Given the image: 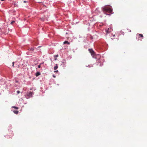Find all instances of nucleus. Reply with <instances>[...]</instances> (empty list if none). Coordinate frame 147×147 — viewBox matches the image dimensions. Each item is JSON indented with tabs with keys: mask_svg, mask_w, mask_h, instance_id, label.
<instances>
[{
	"mask_svg": "<svg viewBox=\"0 0 147 147\" xmlns=\"http://www.w3.org/2000/svg\"><path fill=\"white\" fill-rule=\"evenodd\" d=\"M102 10L104 14L109 15L110 13V6L109 5H106L102 7Z\"/></svg>",
	"mask_w": 147,
	"mask_h": 147,
	"instance_id": "1",
	"label": "nucleus"
},
{
	"mask_svg": "<svg viewBox=\"0 0 147 147\" xmlns=\"http://www.w3.org/2000/svg\"><path fill=\"white\" fill-rule=\"evenodd\" d=\"M33 94V92H28L26 94L25 96L26 97L27 99L29 98L30 97L32 96V95Z\"/></svg>",
	"mask_w": 147,
	"mask_h": 147,
	"instance_id": "2",
	"label": "nucleus"
},
{
	"mask_svg": "<svg viewBox=\"0 0 147 147\" xmlns=\"http://www.w3.org/2000/svg\"><path fill=\"white\" fill-rule=\"evenodd\" d=\"M88 50L89 52L91 53V55L92 56V57H94L95 54L94 51L92 49H89Z\"/></svg>",
	"mask_w": 147,
	"mask_h": 147,
	"instance_id": "3",
	"label": "nucleus"
},
{
	"mask_svg": "<svg viewBox=\"0 0 147 147\" xmlns=\"http://www.w3.org/2000/svg\"><path fill=\"white\" fill-rule=\"evenodd\" d=\"M40 75V73L39 72H37L36 74V77Z\"/></svg>",
	"mask_w": 147,
	"mask_h": 147,
	"instance_id": "4",
	"label": "nucleus"
},
{
	"mask_svg": "<svg viewBox=\"0 0 147 147\" xmlns=\"http://www.w3.org/2000/svg\"><path fill=\"white\" fill-rule=\"evenodd\" d=\"M58 68V65L57 64L55 65V66L54 67V69L55 70H56Z\"/></svg>",
	"mask_w": 147,
	"mask_h": 147,
	"instance_id": "5",
	"label": "nucleus"
},
{
	"mask_svg": "<svg viewBox=\"0 0 147 147\" xmlns=\"http://www.w3.org/2000/svg\"><path fill=\"white\" fill-rule=\"evenodd\" d=\"M62 63L65 65L66 63V61L65 60L63 59L61 61Z\"/></svg>",
	"mask_w": 147,
	"mask_h": 147,
	"instance_id": "6",
	"label": "nucleus"
},
{
	"mask_svg": "<svg viewBox=\"0 0 147 147\" xmlns=\"http://www.w3.org/2000/svg\"><path fill=\"white\" fill-rule=\"evenodd\" d=\"M63 43L64 44H67L68 45H69L70 44V42L67 41H65Z\"/></svg>",
	"mask_w": 147,
	"mask_h": 147,
	"instance_id": "7",
	"label": "nucleus"
},
{
	"mask_svg": "<svg viewBox=\"0 0 147 147\" xmlns=\"http://www.w3.org/2000/svg\"><path fill=\"white\" fill-rule=\"evenodd\" d=\"M109 28H108V29H106V30L105 31L107 34L109 33Z\"/></svg>",
	"mask_w": 147,
	"mask_h": 147,
	"instance_id": "8",
	"label": "nucleus"
},
{
	"mask_svg": "<svg viewBox=\"0 0 147 147\" xmlns=\"http://www.w3.org/2000/svg\"><path fill=\"white\" fill-rule=\"evenodd\" d=\"M15 113L17 114L18 113V111H14Z\"/></svg>",
	"mask_w": 147,
	"mask_h": 147,
	"instance_id": "9",
	"label": "nucleus"
},
{
	"mask_svg": "<svg viewBox=\"0 0 147 147\" xmlns=\"http://www.w3.org/2000/svg\"><path fill=\"white\" fill-rule=\"evenodd\" d=\"M58 57V55H55L54 56V57H55L56 58L57 57Z\"/></svg>",
	"mask_w": 147,
	"mask_h": 147,
	"instance_id": "10",
	"label": "nucleus"
},
{
	"mask_svg": "<svg viewBox=\"0 0 147 147\" xmlns=\"http://www.w3.org/2000/svg\"><path fill=\"white\" fill-rule=\"evenodd\" d=\"M17 93L18 94L20 92L19 90H18L17 91Z\"/></svg>",
	"mask_w": 147,
	"mask_h": 147,
	"instance_id": "11",
	"label": "nucleus"
},
{
	"mask_svg": "<svg viewBox=\"0 0 147 147\" xmlns=\"http://www.w3.org/2000/svg\"><path fill=\"white\" fill-rule=\"evenodd\" d=\"M12 107H13V108H15L16 109H18V108L17 107H16L15 106H13Z\"/></svg>",
	"mask_w": 147,
	"mask_h": 147,
	"instance_id": "12",
	"label": "nucleus"
},
{
	"mask_svg": "<svg viewBox=\"0 0 147 147\" xmlns=\"http://www.w3.org/2000/svg\"><path fill=\"white\" fill-rule=\"evenodd\" d=\"M41 20L42 21H44L45 20L43 18H41Z\"/></svg>",
	"mask_w": 147,
	"mask_h": 147,
	"instance_id": "13",
	"label": "nucleus"
},
{
	"mask_svg": "<svg viewBox=\"0 0 147 147\" xmlns=\"http://www.w3.org/2000/svg\"><path fill=\"white\" fill-rule=\"evenodd\" d=\"M40 67H41V66H40V65H38V68H40Z\"/></svg>",
	"mask_w": 147,
	"mask_h": 147,
	"instance_id": "14",
	"label": "nucleus"
},
{
	"mask_svg": "<svg viewBox=\"0 0 147 147\" xmlns=\"http://www.w3.org/2000/svg\"><path fill=\"white\" fill-rule=\"evenodd\" d=\"M16 83H18V81L16 80L15 81Z\"/></svg>",
	"mask_w": 147,
	"mask_h": 147,
	"instance_id": "15",
	"label": "nucleus"
},
{
	"mask_svg": "<svg viewBox=\"0 0 147 147\" xmlns=\"http://www.w3.org/2000/svg\"><path fill=\"white\" fill-rule=\"evenodd\" d=\"M31 50H32V51H33L34 49H33V48H32Z\"/></svg>",
	"mask_w": 147,
	"mask_h": 147,
	"instance_id": "16",
	"label": "nucleus"
},
{
	"mask_svg": "<svg viewBox=\"0 0 147 147\" xmlns=\"http://www.w3.org/2000/svg\"><path fill=\"white\" fill-rule=\"evenodd\" d=\"M58 71L57 70H56V71H54L55 72H57Z\"/></svg>",
	"mask_w": 147,
	"mask_h": 147,
	"instance_id": "17",
	"label": "nucleus"
},
{
	"mask_svg": "<svg viewBox=\"0 0 147 147\" xmlns=\"http://www.w3.org/2000/svg\"><path fill=\"white\" fill-rule=\"evenodd\" d=\"M43 63H44V62H43V63H40V64L41 65H42V64H43Z\"/></svg>",
	"mask_w": 147,
	"mask_h": 147,
	"instance_id": "18",
	"label": "nucleus"
},
{
	"mask_svg": "<svg viewBox=\"0 0 147 147\" xmlns=\"http://www.w3.org/2000/svg\"><path fill=\"white\" fill-rule=\"evenodd\" d=\"M14 22V21H12V22H11V24H12Z\"/></svg>",
	"mask_w": 147,
	"mask_h": 147,
	"instance_id": "19",
	"label": "nucleus"
},
{
	"mask_svg": "<svg viewBox=\"0 0 147 147\" xmlns=\"http://www.w3.org/2000/svg\"><path fill=\"white\" fill-rule=\"evenodd\" d=\"M57 59L56 58H55V59H54V60H57Z\"/></svg>",
	"mask_w": 147,
	"mask_h": 147,
	"instance_id": "20",
	"label": "nucleus"
},
{
	"mask_svg": "<svg viewBox=\"0 0 147 147\" xmlns=\"http://www.w3.org/2000/svg\"><path fill=\"white\" fill-rule=\"evenodd\" d=\"M88 67H90V66L89 65H88V66H87Z\"/></svg>",
	"mask_w": 147,
	"mask_h": 147,
	"instance_id": "21",
	"label": "nucleus"
},
{
	"mask_svg": "<svg viewBox=\"0 0 147 147\" xmlns=\"http://www.w3.org/2000/svg\"><path fill=\"white\" fill-rule=\"evenodd\" d=\"M14 62H13L12 63V64H14Z\"/></svg>",
	"mask_w": 147,
	"mask_h": 147,
	"instance_id": "22",
	"label": "nucleus"
},
{
	"mask_svg": "<svg viewBox=\"0 0 147 147\" xmlns=\"http://www.w3.org/2000/svg\"><path fill=\"white\" fill-rule=\"evenodd\" d=\"M14 64H12V66L14 67Z\"/></svg>",
	"mask_w": 147,
	"mask_h": 147,
	"instance_id": "23",
	"label": "nucleus"
},
{
	"mask_svg": "<svg viewBox=\"0 0 147 147\" xmlns=\"http://www.w3.org/2000/svg\"><path fill=\"white\" fill-rule=\"evenodd\" d=\"M4 0H1V1H4Z\"/></svg>",
	"mask_w": 147,
	"mask_h": 147,
	"instance_id": "24",
	"label": "nucleus"
},
{
	"mask_svg": "<svg viewBox=\"0 0 147 147\" xmlns=\"http://www.w3.org/2000/svg\"><path fill=\"white\" fill-rule=\"evenodd\" d=\"M26 2V1H24V3H25V2Z\"/></svg>",
	"mask_w": 147,
	"mask_h": 147,
	"instance_id": "25",
	"label": "nucleus"
}]
</instances>
